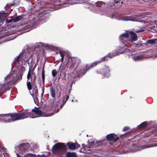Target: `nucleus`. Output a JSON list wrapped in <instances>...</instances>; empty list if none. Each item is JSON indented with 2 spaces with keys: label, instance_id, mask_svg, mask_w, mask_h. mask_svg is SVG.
<instances>
[{
  "label": "nucleus",
  "instance_id": "nucleus-15",
  "mask_svg": "<svg viewBox=\"0 0 157 157\" xmlns=\"http://www.w3.org/2000/svg\"><path fill=\"white\" fill-rule=\"evenodd\" d=\"M34 63V62L33 61V59H32L31 62V65H29V69L27 76V78L28 79H29L30 78H31V80L32 82H33L32 81V76L31 75V69L33 67Z\"/></svg>",
  "mask_w": 157,
  "mask_h": 157
},
{
  "label": "nucleus",
  "instance_id": "nucleus-46",
  "mask_svg": "<svg viewBox=\"0 0 157 157\" xmlns=\"http://www.w3.org/2000/svg\"><path fill=\"white\" fill-rule=\"evenodd\" d=\"M75 144V149L79 148L80 147V145L78 143H76Z\"/></svg>",
  "mask_w": 157,
  "mask_h": 157
},
{
  "label": "nucleus",
  "instance_id": "nucleus-53",
  "mask_svg": "<svg viewBox=\"0 0 157 157\" xmlns=\"http://www.w3.org/2000/svg\"><path fill=\"white\" fill-rule=\"evenodd\" d=\"M34 8V6H32V7L31 8V10L32 11L33 10V9Z\"/></svg>",
  "mask_w": 157,
  "mask_h": 157
},
{
  "label": "nucleus",
  "instance_id": "nucleus-25",
  "mask_svg": "<svg viewBox=\"0 0 157 157\" xmlns=\"http://www.w3.org/2000/svg\"><path fill=\"white\" fill-rule=\"evenodd\" d=\"M147 124L146 122H144L141 123L138 126L139 128H143L146 127Z\"/></svg>",
  "mask_w": 157,
  "mask_h": 157
},
{
  "label": "nucleus",
  "instance_id": "nucleus-18",
  "mask_svg": "<svg viewBox=\"0 0 157 157\" xmlns=\"http://www.w3.org/2000/svg\"><path fill=\"white\" fill-rule=\"evenodd\" d=\"M104 140L103 141H96V143H95L94 141H93L91 143L92 144L90 145L93 146L94 147H98L99 146L102 145L103 143V142L104 141Z\"/></svg>",
  "mask_w": 157,
  "mask_h": 157
},
{
  "label": "nucleus",
  "instance_id": "nucleus-8",
  "mask_svg": "<svg viewBox=\"0 0 157 157\" xmlns=\"http://www.w3.org/2000/svg\"><path fill=\"white\" fill-rule=\"evenodd\" d=\"M30 147V144L28 142H26L20 144L18 146V148L21 151L25 152L27 151Z\"/></svg>",
  "mask_w": 157,
  "mask_h": 157
},
{
  "label": "nucleus",
  "instance_id": "nucleus-21",
  "mask_svg": "<svg viewBox=\"0 0 157 157\" xmlns=\"http://www.w3.org/2000/svg\"><path fill=\"white\" fill-rule=\"evenodd\" d=\"M100 63V62H99V61L97 62H94L92 63L90 65H88L87 64H86V65L87 67L88 68V69H89V70H90V68L93 67L95 66L98 64Z\"/></svg>",
  "mask_w": 157,
  "mask_h": 157
},
{
  "label": "nucleus",
  "instance_id": "nucleus-32",
  "mask_svg": "<svg viewBox=\"0 0 157 157\" xmlns=\"http://www.w3.org/2000/svg\"><path fill=\"white\" fill-rule=\"evenodd\" d=\"M52 76L53 77H54L55 76H56L57 74V72L56 70V69H53V70H52Z\"/></svg>",
  "mask_w": 157,
  "mask_h": 157
},
{
  "label": "nucleus",
  "instance_id": "nucleus-14",
  "mask_svg": "<svg viewBox=\"0 0 157 157\" xmlns=\"http://www.w3.org/2000/svg\"><path fill=\"white\" fill-rule=\"evenodd\" d=\"M30 78L31 79V78ZM30 79H27V87L28 89L29 90H30L32 89V84L33 83L34 84V82L35 80L36 79V77L35 76H34V78L33 80L32 79V82H31V79H30L31 81H29V80Z\"/></svg>",
  "mask_w": 157,
  "mask_h": 157
},
{
  "label": "nucleus",
  "instance_id": "nucleus-55",
  "mask_svg": "<svg viewBox=\"0 0 157 157\" xmlns=\"http://www.w3.org/2000/svg\"><path fill=\"white\" fill-rule=\"evenodd\" d=\"M17 157H21L19 154H17Z\"/></svg>",
  "mask_w": 157,
  "mask_h": 157
},
{
  "label": "nucleus",
  "instance_id": "nucleus-49",
  "mask_svg": "<svg viewBox=\"0 0 157 157\" xmlns=\"http://www.w3.org/2000/svg\"><path fill=\"white\" fill-rule=\"evenodd\" d=\"M76 80H73L72 82V83H71V85H72L73 84H75V82H76Z\"/></svg>",
  "mask_w": 157,
  "mask_h": 157
},
{
  "label": "nucleus",
  "instance_id": "nucleus-10",
  "mask_svg": "<svg viewBox=\"0 0 157 157\" xmlns=\"http://www.w3.org/2000/svg\"><path fill=\"white\" fill-rule=\"evenodd\" d=\"M129 41L132 43L133 41H136L138 39L136 33L133 31L129 32Z\"/></svg>",
  "mask_w": 157,
  "mask_h": 157
},
{
  "label": "nucleus",
  "instance_id": "nucleus-44",
  "mask_svg": "<svg viewBox=\"0 0 157 157\" xmlns=\"http://www.w3.org/2000/svg\"><path fill=\"white\" fill-rule=\"evenodd\" d=\"M118 52H113L111 53L112 55L113 56V57L117 56V54H118Z\"/></svg>",
  "mask_w": 157,
  "mask_h": 157
},
{
  "label": "nucleus",
  "instance_id": "nucleus-51",
  "mask_svg": "<svg viewBox=\"0 0 157 157\" xmlns=\"http://www.w3.org/2000/svg\"><path fill=\"white\" fill-rule=\"evenodd\" d=\"M14 4V3H10V5H9V6H13Z\"/></svg>",
  "mask_w": 157,
  "mask_h": 157
},
{
  "label": "nucleus",
  "instance_id": "nucleus-31",
  "mask_svg": "<svg viewBox=\"0 0 157 157\" xmlns=\"http://www.w3.org/2000/svg\"><path fill=\"white\" fill-rule=\"evenodd\" d=\"M25 68L24 66H22L21 67L18 73H22V74H23V73L24 72V71L25 70Z\"/></svg>",
  "mask_w": 157,
  "mask_h": 157
},
{
  "label": "nucleus",
  "instance_id": "nucleus-13",
  "mask_svg": "<svg viewBox=\"0 0 157 157\" xmlns=\"http://www.w3.org/2000/svg\"><path fill=\"white\" fill-rule=\"evenodd\" d=\"M7 13L2 11L0 13V27L3 24L7 17Z\"/></svg>",
  "mask_w": 157,
  "mask_h": 157
},
{
  "label": "nucleus",
  "instance_id": "nucleus-45",
  "mask_svg": "<svg viewBox=\"0 0 157 157\" xmlns=\"http://www.w3.org/2000/svg\"><path fill=\"white\" fill-rule=\"evenodd\" d=\"M108 57H109L110 58L113 57V56L112 55L111 53H109L106 56Z\"/></svg>",
  "mask_w": 157,
  "mask_h": 157
},
{
  "label": "nucleus",
  "instance_id": "nucleus-47",
  "mask_svg": "<svg viewBox=\"0 0 157 157\" xmlns=\"http://www.w3.org/2000/svg\"><path fill=\"white\" fill-rule=\"evenodd\" d=\"M2 151H3L5 152L6 151V149L4 147L2 146Z\"/></svg>",
  "mask_w": 157,
  "mask_h": 157
},
{
  "label": "nucleus",
  "instance_id": "nucleus-33",
  "mask_svg": "<svg viewBox=\"0 0 157 157\" xmlns=\"http://www.w3.org/2000/svg\"><path fill=\"white\" fill-rule=\"evenodd\" d=\"M36 64H35L34 65L33 67V68L32 69V68L31 69V75H34V73H33V71L35 69V68H36ZM35 75H34V76Z\"/></svg>",
  "mask_w": 157,
  "mask_h": 157
},
{
  "label": "nucleus",
  "instance_id": "nucleus-57",
  "mask_svg": "<svg viewBox=\"0 0 157 157\" xmlns=\"http://www.w3.org/2000/svg\"><path fill=\"white\" fill-rule=\"evenodd\" d=\"M0 157H3V155L2 154H0Z\"/></svg>",
  "mask_w": 157,
  "mask_h": 157
},
{
  "label": "nucleus",
  "instance_id": "nucleus-12",
  "mask_svg": "<svg viewBox=\"0 0 157 157\" xmlns=\"http://www.w3.org/2000/svg\"><path fill=\"white\" fill-rule=\"evenodd\" d=\"M39 108H37L36 107H35L34 109H32L31 111H29V112H32L34 113L36 115H38L39 116H44L43 113L41 110L39 109ZM33 116V113H32V117L33 118H34Z\"/></svg>",
  "mask_w": 157,
  "mask_h": 157
},
{
  "label": "nucleus",
  "instance_id": "nucleus-60",
  "mask_svg": "<svg viewBox=\"0 0 157 157\" xmlns=\"http://www.w3.org/2000/svg\"><path fill=\"white\" fill-rule=\"evenodd\" d=\"M89 143H90L91 144H90V145H91L92 144L91 143H90H90V142H89ZM91 143H92L91 142ZM90 146H92L91 145H90Z\"/></svg>",
  "mask_w": 157,
  "mask_h": 157
},
{
  "label": "nucleus",
  "instance_id": "nucleus-40",
  "mask_svg": "<svg viewBox=\"0 0 157 157\" xmlns=\"http://www.w3.org/2000/svg\"><path fill=\"white\" fill-rule=\"evenodd\" d=\"M59 53L61 57H64V53L63 52L60 51L59 52Z\"/></svg>",
  "mask_w": 157,
  "mask_h": 157
},
{
  "label": "nucleus",
  "instance_id": "nucleus-54",
  "mask_svg": "<svg viewBox=\"0 0 157 157\" xmlns=\"http://www.w3.org/2000/svg\"><path fill=\"white\" fill-rule=\"evenodd\" d=\"M2 149V146H0V152L2 153V151H1Z\"/></svg>",
  "mask_w": 157,
  "mask_h": 157
},
{
  "label": "nucleus",
  "instance_id": "nucleus-50",
  "mask_svg": "<svg viewBox=\"0 0 157 157\" xmlns=\"http://www.w3.org/2000/svg\"><path fill=\"white\" fill-rule=\"evenodd\" d=\"M120 1V0H114V2L116 3H118Z\"/></svg>",
  "mask_w": 157,
  "mask_h": 157
},
{
  "label": "nucleus",
  "instance_id": "nucleus-19",
  "mask_svg": "<svg viewBox=\"0 0 157 157\" xmlns=\"http://www.w3.org/2000/svg\"><path fill=\"white\" fill-rule=\"evenodd\" d=\"M82 148L80 150V152H82L83 153H86L87 152L86 151H90V147H88L87 146H85V144H82Z\"/></svg>",
  "mask_w": 157,
  "mask_h": 157
},
{
  "label": "nucleus",
  "instance_id": "nucleus-27",
  "mask_svg": "<svg viewBox=\"0 0 157 157\" xmlns=\"http://www.w3.org/2000/svg\"><path fill=\"white\" fill-rule=\"evenodd\" d=\"M23 157H37L36 155L32 153H28L25 155Z\"/></svg>",
  "mask_w": 157,
  "mask_h": 157
},
{
  "label": "nucleus",
  "instance_id": "nucleus-4",
  "mask_svg": "<svg viewBox=\"0 0 157 157\" xmlns=\"http://www.w3.org/2000/svg\"><path fill=\"white\" fill-rule=\"evenodd\" d=\"M110 70L107 66L97 71L98 74H101L104 77H108L110 75Z\"/></svg>",
  "mask_w": 157,
  "mask_h": 157
},
{
  "label": "nucleus",
  "instance_id": "nucleus-30",
  "mask_svg": "<svg viewBox=\"0 0 157 157\" xmlns=\"http://www.w3.org/2000/svg\"><path fill=\"white\" fill-rule=\"evenodd\" d=\"M20 55H19L15 59V63H16L17 62H18L19 61H20L21 59H20Z\"/></svg>",
  "mask_w": 157,
  "mask_h": 157
},
{
  "label": "nucleus",
  "instance_id": "nucleus-7",
  "mask_svg": "<svg viewBox=\"0 0 157 157\" xmlns=\"http://www.w3.org/2000/svg\"><path fill=\"white\" fill-rule=\"evenodd\" d=\"M106 138L107 140L108 141H113V143H110V144L112 145H113L114 144V143L119 139V138L117 136L113 133H111L107 135Z\"/></svg>",
  "mask_w": 157,
  "mask_h": 157
},
{
  "label": "nucleus",
  "instance_id": "nucleus-22",
  "mask_svg": "<svg viewBox=\"0 0 157 157\" xmlns=\"http://www.w3.org/2000/svg\"><path fill=\"white\" fill-rule=\"evenodd\" d=\"M67 145L70 149L75 150V144L74 143L68 142Z\"/></svg>",
  "mask_w": 157,
  "mask_h": 157
},
{
  "label": "nucleus",
  "instance_id": "nucleus-43",
  "mask_svg": "<svg viewBox=\"0 0 157 157\" xmlns=\"http://www.w3.org/2000/svg\"><path fill=\"white\" fill-rule=\"evenodd\" d=\"M75 60L76 61L75 63H77V64H78L77 66H78L79 64H80L81 61L78 59H75Z\"/></svg>",
  "mask_w": 157,
  "mask_h": 157
},
{
  "label": "nucleus",
  "instance_id": "nucleus-23",
  "mask_svg": "<svg viewBox=\"0 0 157 157\" xmlns=\"http://www.w3.org/2000/svg\"><path fill=\"white\" fill-rule=\"evenodd\" d=\"M144 58L143 55H140L138 56H135L133 57L134 60L137 61L141 60Z\"/></svg>",
  "mask_w": 157,
  "mask_h": 157
},
{
  "label": "nucleus",
  "instance_id": "nucleus-63",
  "mask_svg": "<svg viewBox=\"0 0 157 157\" xmlns=\"http://www.w3.org/2000/svg\"><path fill=\"white\" fill-rule=\"evenodd\" d=\"M123 3V2H121V3Z\"/></svg>",
  "mask_w": 157,
  "mask_h": 157
},
{
  "label": "nucleus",
  "instance_id": "nucleus-26",
  "mask_svg": "<svg viewBox=\"0 0 157 157\" xmlns=\"http://www.w3.org/2000/svg\"><path fill=\"white\" fill-rule=\"evenodd\" d=\"M22 18V17L21 16H18L16 18H14V22L20 21L21 20Z\"/></svg>",
  "mask_w": 157,
  "mask_h": 157
},
{
  "label": "nucleus",
  "instance_id": "nucleus-41",
  "mask_svg": "<svg viewBox=\"0 0 157 157\" xmlns=\"http://www.w3.org/2000/svg\"><path fill=\"white\" fill-rule=\"evenodd\" d=\"M74 67V64H73V63L70 66L69 70H70V71H72Z\"/></svg>",
  "mask_w": 157,
  "mask_h": 157
},
{
  "label": "nucleus",
  "instance_id": "nucleus-29",
  "mask_svg": "<svg viewBox=\"0 0 157 157\" xmlns=\"http://www.w3.org/2000/svg\"><path fill=\"white\" fill-rule=\"evenodd\" d=\"M33 94L35 95L36 97H37V96L38 95V91L37 89L36 88V87L34 89Z\"/></svg>",
  "mask_w": 157,
  "mask_h": 157
},
{
  "label": "nucleus",
  "instance_id": "nucleus-58",
  "mask_svg": "<svg viewBox=\"0 0 157 157\" xmlns=\"http://www.w3.org/2000/svg\"><path fill=\"white\" fill-rule=\"evenodd\" d=\"M40 69V67H38V70Z\"/></svg>",
  "mask_w": 157,
  "mask_h": 157
},
{
  "label": "nucleus",
  "instance_id": "nucleus-20",
  "mask_svg": "<svg viewBox=\"0 0 157 157\" xmlns=\"http://www.w3.org/2000/svg\"><path fill=\"white\" fill-rule=\"evenodd\" d=\"M77 155L75 152H69L67 153L66 157H77Z\"/></svg>",
  "mask_w": 157,
  "mask_h": 157
},
{
  "label": "nucleus",
  "instance_id": "nucleus-1",
  "mask_svg": "<svg viewBox=\"0 0 157 157\" xmlns=\"http://www.w3.org/2000/svg\"><path fill=\"white\" fill-rule=\"evenodd\" d=\"M32 113L29 112L28 110H25L21 113H13L6 114H1L0 117L5 116L9 117L11 119V121H15L19 120H22L29 117H32Z\"/></svg>",
  "mask_w": 157,
  "mask_h": 157
},
{
  "label": "nucleus",
  "instance_id": "nucleus-35",
  "mask_svg": "<svg viewBox=\"0 0 157 157\" xmlns=\"http://www.w3.org/2000/svg\"><path fill=\"white\" fill-rule=\"evenodd\" d=\"M19 74V75L17 76V79L19 80H21L22 78V76L23 74H22V73H21V74L18 73V74Z\"/></svg>",
  "mask_w": 157,
  "mask_h": 157
},
{
  "label": "nucleus",
  "instance_id": "nucleus-6",
  "mask_svg": "<svg viewBox=\"0 0 157 157\" xmlns=\"http://www.w3.org/2000/svg\"><path fill=\"white\" fill-rule=\"evenodd\" d=\"M129 39V34L128 33L122 34L120 36V41L125 46L128 43Z\"/></svg>",
  "mask_w": 157,
  "mask_h": 157
},
{
  "label": "nucleus",
  "instance_id": "nucleus-11",
  "mask_svg": "<svg viewBox=\"0 0 157 157\" xmlns=\"http://www.w3.org/2000/svg\"><path fill=\"white\" fill-rule=\"evenodd\" d=\"M39 17H42L41 20L44 21H46L49 17V14L47 11H43L42 12H40L39 13Z\"/></svg>",
  "mask_w": 157,
  "mask_h": 157
},
{
  "label": "nucleus",
  "instance_id": "nucleus-36",
  "mask_svg": "<svg viewBox=\"0 0 157 157\" xmlns=\"http://www.w3.org/2000/svg\"><path fill=\"white\" fill-rule=\"evenodd\" d=\"M81 76H79L77 74L76 76H75L74 78V79L75 80H76V81L80 79V78L81 77Z\"/></svg>",
  "mask_w": 157,
  "mask_h": 157
},
{
  "label": "nucleus",
  "instance_id": "nucleus-16",
  "mask_svg": "<svg viewBox=\"0 0 157 157\" xmlns=\"http://www.w3.org/2000/svg\"><path fill=\"white\" fill-rule=\"evenodd\" d=\"M50 95L52 97L55 99L56 91L55 89L52 86H50L49 88Z\"/></svg>",
  "mask_w": 157,
  "mask_h": 157
},
{
  "label": "nucleus",
  "instance_id": "nucleus-62",
  "mask_svg": "<svg viewBox=\"0 0 157 157\" xmlns=\"http://www.w3.org/2000/svg\"><path fill=\"white\" fill-rule=\"evenodd\" d=\"M37 60H38V59L39 58L38 57V56H37Z\"/></svg>",
  "mask_w": 157,
  "mask_h": 157
},
{
  "label": "nucleus",
  "instance_id": "nucleus-5",
  "mask_svg": "<svg viewBox=\"0 0 157 157\" xmlns=\"http://www.w3.org/2000/svg\"><path fill=\"white\" fill-rule=\"evenodd\" d=\"M70 92V91H69L68 95H67V94H66V97L65 96H64L62 98L63 100L62 101L61 104L60 105V107L59 109L58 108L56 111H54V112L50 113L47 114H46V116H52L55 112L56 113H58L59 112V109H60L63 107L64 105L66 103L67 101L69 99V94Z\"/></svg>",
  "mask_w": 157,
  "mask_h": 157
},
{
  "label": "nucleus",
  "instance_id": "nucleus-61",
  "mask_svg": "<svg viewBox=\"0 0 157 157\" xmlns=\"http://www.w3.org/2000/svg\"><path fill=\"white\" fill-rule=\"evenodd\" d=\"M140 32V31H137L136 32L137 33H138V32Z\"/></svg>",
  "mask_w": 157,
  "mask_h": 157
},
{
  "label": "nucleus",
  "instance_id": "nucleus-9",
  "mask_svg": "<svg viewBox=\"0 0 157 157\" xmlns=\"http://www.w3.org/2000/svg\"><path fill=\"white\" fill-rule=\"evenodd\" d=\"M88 68L86 65L85 66L81 67L79 71L76 73V74L81 77L84 75L85 74L87 71L89 70Z\"/></svg>",
  "mask_w": 157,
  "mask_h": 157
},
{
  "label": "nucleus",
  "instance_id": "nucleus-56",
  "mask_svg": "<svg viewBox=\"0 0 157 157\" xmlns=\"http://www.w3.org/2000/svg\"><path fill=\"white\" fill-rule=\"evenodd\" d=\"M46 47H48V48H51V47H50V46L49 45H47V46H46Z\"/></svg>",
  "mask_w": 157,
  "mask_h": 157
},
{
  "label": "nucleus",
  "instance_id": "nucleus-17",
  "mask_svg": "<svg viewBox=\"0 0 157 157\" xmlns=\"http://www.w3.org/2000/svg\"><path fill=\"white\" fill-rule=\"evenodd\" d=\"M44 64L43 65V68L42 69V80L43 81V82L44 84V86L42 89V93L41 95H43L44 92V79H45V75H44Z\"/></svg>",
  "mask_w": 157,
  "mask_h": 157
},
{
  "label": "nucleus",
  "instance_id": "nucleus-42",
  "mask_svg": "<svg viewBox=\"0 0 157 157\" xmlns=\"http://www.w3.org/2000/svg\"><path fill=\"white\" fill-rule=\"evenodd\" d=\"M130 129L129 127L126 126L124 127L123 129V131H126Z\"/></svg>",
  "mask_w": 157,
  "mask_h": 157
},
{
  "label": "nucleus",
  "instance_id": "nucleus-24",
  "mask_svg": "<svg viewBox=\"0 0 157 157\" xmlns=\"http://www.w3.org/2000/svg\"><path fill=\"white\" fill-rule=\"evenodd\" d=\"M157 42V39H152L148 40L147 43L148 44H156Z\"/></svg>",
  "mask_w": 157,
  "mask_h": 157
},
{
  "label": "nucleus",
  "instance_id": "nucleus-28",
  "mask_svg": "<svg viewBox=\"0 0 157 157\" xmlns=\"http://www.w3.org/2000/svg\"><path fill=\"white\" fill-rule=\"evenodd\" d=\"M103 3H104V4H105V3L101 1H98L96 3V5L98 7H101L103 4Z\"/></svg>",
  "mask_w": 157,
  "mask_h": 157
},
{
  "label": "nucleus",
  "instance_id": "nucleus-3",
  "mask_svg": "<svg viewBox=\"0 0 157 157\" xmlns=\"http://www.w3.org/2000/svg\"><path fill=\"white\" fill-rule=\"evenodd\" d=\"M10 78L9 75L6 76L5 78V80L6 82L0 85V96L6 92L7 90H10L11 81L10 80Z\"/></svg>",
  "mask_w": 157,
  "mask_h": 157
},
{
  "label": "nucleus",
  "instance_id": "nucleus-64",
  "mask_svg": "<svg viewBox=\"0 0 157 157\" xmlns=\"http://www.w3.org/2000/svg\"><path fill=\"white\" fill-rule=\"evenodd\" d=\"M24 60L25 61H27V60Z\"/></svg>",
  "mask_w": 157,
  "mask_h": 157
},
{
  "label": "nucleus",
  "instance_id": "nucleus-38",
  "mask_svg": "<svg viewBox=\"0 0 157 157\" xmlns=\"http://www.w3.org/2000/svg\"><path fill=\"white\" fill-rule=\"evenodd\" d=\"M3 117H5V118L6 119V122H10L11 121V119L10 118V117H6L5 116H3Z\"/></svg>",
  "mask_w": 157,
  "mask_h": 157
},
{
  "label": "nucleus",
  "instance_id": "nucleus-37",
  "mask_svg": "<svg viewBox=\"0 0 157 157\" xmlns=\"http://www.w3.org/2000/svg\"><path fill=\"white\" fill-rule=\"evenodd\" d=\"M127 21H137V20H136V18H135L130 17L128 19H127L126 20Z\"/></svg>",
  "mask_w": 157,
  "mask_h": 157
},
{
  "label": "nucleus",
  "instance_id": "nucleus-48",
  "mask_svg": "<svg viewBox=\"0 0 157 157\" xmlns=\"http://www.w3.org/2000/svg\"><path fill=\"white\" fill-rule=\"evenodd\" d=\"M61 94V91H59L58 94V98H59L60 97Z\"/></svg>",
  "mask_w": 157,
  "mask_h": 157
},
{
  "label": "nucleus",
  "instance_id": "nucleus-59",
  "mask_svg": "<svg viewBox=\"0 0 157 157\" xmlns=\"http://www.w3.org/2000/svg\"><path fill=\"white\" fill-rule=\"evenodd\" d=\"M155 56L157 57V53L155 54Z\"/></svg>",
  "mask_w": 157,
  "mask_h": 157
},
{
  "label": "nucleus",
  "instance_id": "nucleus-34",
  "mask_svg": "<svg viewBox=\"0 0 157 157\" xmlns=\"http://www.w3.org/2000/svg\"><path fill=\"white\" fill-rule=\"evenodd\" d=\"M108 57L107 56H105L104 57H102L101 59L100 60V61H99V62H102V61H107L108 60Z\"/></svg>",
  "mask_w": 157,
  "mask_h": 157
},
{
  "label": "nucleus",
  "instance_id": "nucleus-52",
  "mask_svg": "<svg viewBox=\"0 0 157 157\" xmlns=\"http://www.w3.org/2000/svg\"><path fill=\"white\" fill-rule=\"evenodd\" d=\"M64 57H61V61L62 63L63 61V60L64 59Z\"/></svg>",
  "mask_w": 157,
  "mask_h": 157
},
{
  "label": "nucleus",
  "instance_id": "nucleus-2",
  "mask_svg": "<svg viewBox=\"0 0 157 157\" xmlns=\"http://www.w3.org/2000/svg\"><path fill=\"white\" fill-rule=\"evenodd\" d=\"M67 148V147L64 143L59 142L53 146L52 148V152L55 155L62 156L66 152Z\"/></svg>",
  "mask_w": 157,
  "mask_h": 157
},
{
  "label": "nucleus",
  "instance_id": "nucleus-39",
  "mask_svg": "<svg viewBox=\"0 0 157 157\" xmlns=\"http://www.w3.org/2000/svg\"><path fill=\"white\" fill-rule=\"evenodd\" d=\"M14 18H13L11 19H7L6 21L8 23H10L12 22H14Z\"/></svg>",
  "mask_w": 157,
  "mask_h": 157
}]
</instances>
